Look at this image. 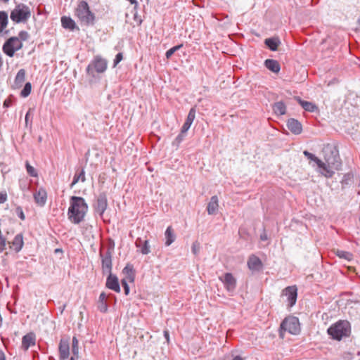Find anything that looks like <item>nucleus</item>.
I'll return each mask as SVG.
<instances>
[{"label":"nucleus","instance_id":"1","mask_svg":"<svg viewBox=\"0 0 360 360\" xmlns=\"http://www.w3.org/2000/svg\"><path fill=\"white\" fill-rule=\"evenodd\" d=\"M70 207L68 211V219L75 224L82 222L88 212V205L84 198L72 196L70 199Z\"/></svg>","mask_w":360,"mask_h":360},{"label":"nucleus","instance_id":"2","mask_svg":"<svg viewBox=\"0 0 360 360\" xmlns=\"http://www.w3.org/2000/svg\"><path fill=\"white\" fill-rule=\"evenodd\" d=\"M108 68V61L101 56H96L86 68V72L89 78V82H96L100 80V74L104 73Z\"/></svg>","mask_w":360,"mask_h":360},{"label":"nucleus","instance_id":"3","mask_svg":"<svg viewBox=\"0 0 360 360\" xmlns=\"http://www.w3.org/2000/svg\"><path fill=\"white\" fill-rule=\"evenodd\" d=\"M331 156H325L326 163L321 161L320 165H317L319 172L326 178H330L334 174L333 169L338 170L341 167L338 151L335 149H330Z\"/></svg>","mask_w":360,"mask_h":360},{"label":"nucleus","instance_id":"4","mask_svg":"<svg viewBox=\"0 0 360 360\" xmlns=\"http://www.w3.org/2000/svg\"><path fill=\"white\" fill-rule=\"evenodd\" d=\"M328 334L335 340H341L351 334V325L348 321L340 320L327 330Z\"/></svg>","mask_w":360,"mask_h":360},{"label":"nucleus","instance_id":"5","mask_svg":"<svg viewBox=\"0 0 360 360\" xmlns=\"http://www.w3.org/2000/svg\"><path fill=\"white\" fill-rule=\"evenodd\" d=\"M75 15L81 23L85 25H93L95 22V14L91 11L86 1H81L75 8Z\"/></svg>","mask_w":360,"mask_h":360},{"label":"nucleus","instance_id":"6","mask_svg":"<svg viewBox=\"0 0 360 360\" xmlns=\"http://www.w3.org/2000/svg\"><path fill=\"white\" fill-rule=\"evenodd\" d=\"M279 336L284 337L285 332L292 335H297L300 331V326L298 318L295 316H288L283 320L279 328Z\"/></svg>","mask_w":360,"mask_h":360},{"label":"nucleus","instance_id":"7","mask_svg":"<svg viewBox=\"0 0 360 360\" xmlns=\"http://www.w3.org/2000/svg\"><path fill=\"white\" fill-rule=\"evenodd\" d=\"M31 16L30 8L24 4H18L11 11L10 18L16 23L25 22Z\"/></svg>","mask_w":360,"mask_h":360},{"label":"nucleus","instance_id":"8","mask_svg":"<svg viewBox=\"0 0 360 360\" xmlns=\"http://www.w3.org/2000/svg\"><path fill=\"white\" fill-rule=\"evenodd\" d=\"M22 47V43L17 37L8 39L3 46V51L6 55L13 57L15 51Z\"/></svg>","mask_w":360,"mask_h":360},{"label":"nucleus","instance_id":"9","mask_svg":"<svg viewBox=\"0 0 360 360\" xmlns=\"http://www.w3.org/2000/svg\"><path fill=\"white\" fill-rule=\"evenodd\" d=\"M114 251V244L112 246L108 247L107 250L104 252H100V256L101 257V263H102V270L103 273H111L112 271V256Z\"/></svg>","mask_w":360,"mask_h":360},{"label":"nucleus","instance_id":"10","mask_svg":"<svg viewBox=\"0 0 360 360\" xmlns=\"http://www.w3.org/2000/svg\"><path fill=\"white\" fill-rule=\"evenodd\" d=\"M107 195L105 192H102L98 195L96 201L94 205V208L96 212H97L101 217H103L105 211L107 210Z\"/></svg>","mask_w":360,"mask_h":360},{"label":"nucleus","instance_id":"11","mask_svg":"<svg viewBox=\"0 0 360 360\" xmlns=\"http://www.w3.org/2000/svg\"><path fill=\"white\" fill-rule=\"evenodd\" d=\"M282 295L287 297L288 307H293L297 301V288L296 285H290L286 287L282 291Z\"/></svg>","mask_w":360,"mask_h":360},{"label":"nucleus","instance_id":"12","mask_svg":"<svg viewBox=\"0 0 360 360\" xmlns=\"http://www.w3.org/2000/svg\"><path fill=\"white\" fill-rule=\"evenodd\" d=\"M223 282L225 288L229 292H233L236 288V279L234 278L231 273H226L224 275V278H220Z\"/></svg>","mask_w":360,"mask_h":360},{"label":"nucleus","instance_id":"13","mask_svg":"<svg viewBox=\"0 0 360 360\" xmlns=\"http://www.w3.org/2000/svg\"><path fill=\"white\" fill-rule=\"evenodd\" d=\"M105 286L108 289L112 290L116 292H120L121 290L118 278L116 275L112 274V272L108 273Z\"/></svg>","mask_w":360,"mask_h":360},{"label":"nucleus","instance_id":"14","mask_svg":"<svg viewBox=\"0 0 360 360\" xmlns=\"http://www.w3.org/2000/svg\"><path fill=\"white\" fill-rule=\"evenodd\" d=\"M36 344V336L33 333H29L25 335L22 338V348L27 351L30 347Z\"/></svg>","mask_w":360,"mask_h":360},{"label":"nucleus","instance_id":"15","mask_svg":"<svg viewBox=\"0 0 360 360\" xmlns=\"http://www.w3.org/2000/svg\"><path fill=\"white\" fill-rule=\"evenodd\" d=\"M288 129L294 134L298 135L302 131V124L294 118H290L287 122Z\"/></svg>","mask_w":360,"mask_h":360},{"label":"nucleus","instance_id":"16","mask_svg":"<svg viewBox=\"0 0 360 360\" xmlns=\"http://www.w3.org/2000/svg\"><path fill=\"white\" fill-rule=\"evenodd\" d=\"M248 266L252 271H259L262 267V262L258 257L252 255L248 260Z\"/></svg>","mask_w":360,"mask_h":360},{"label":"nucleus","instance_id":"17","mask_svg":"<svg viewBox=\"0 0 360 360\" xmlns=\"http://www.w3.org/2000/svg\"><path fill=\"white\" fill-rule=\"evenodd\" d=\"M195 117V108H191L188 112L186 120L184 123L181 129L182 132H187L190 129L192 123L193 122Z\"/></svg>","mask_w":360,"mask_h":360},{"label":"nucleus","instance_id":"18","mask_svg":"<svg viewBox=\"0 0 360 360\" xmlns=\"http://www.w3.org/2000/svg\"><path fill=\"white\" fill-rule=\"evenodd\" d=\"M135 245L140 250L143 255H148L150 252V245L148 240H143L138 238L136 240Z\"/></svg>","mask_w":360,"mask_h":360},{"label":"nucleus","instance_id":"19","mask_svg":"<svg viewBox=\"0 0 360 360\" xmlns=\"http://www.w3.org/2000/svg\"><path fill=\"white\" fill-rule=\"evenodd\" d=\"M264 66L274 73H278L281 70V65L276 60L266 59L264 60Z\"/></svg>","mask_w":360,"mask_h":360},{"label":"nucleus","instance_id":"20","mask_svg":"<svg viewBox=\"0 0 360 360\" xmlns=\"http://www.w3.org/2000/svg\"><path fill=\"white\" fill-rule=\"evenodd\" d=\"M34 198L35 202L41 206L45 205L47 199V194L44 188H39L34 194Z\"/></svg>","mask_w":360,"mask_h":360},{"label":"nucleus","instance_id":"21","mask_svg":"<svg viewBox=\"0 0 360 360\" xmlns=\"http://www.w3.org/2000/svg\"><path fill=\"white\" fill-rule=\"evenodd\" d=\"M122 274L126 276V279L129 282L133 283L135 280V270L134 266L131 264H127L125 267L122 269Z\"/></svg>","mask_w":360,"mask_h":360},{"label":"nucleus","instance_id":"22","mask_svg":"<svg viewBox=\"0 0 360 360\" xmlns=\"http://www.w3.org/2000/svg\"><path fill=\"white\" fill-rule=\"evenodd\" d=\"M61 25L63 28L68 29L70 30H74L75 29L79 30L77 27L75 22L70 18L68 16L61 17Z\"/></svg>","mask_w":360,"mask_h":360},{"label":"nucleus","instance_id":"23","mask_svg":"<svg viewBox=\"0 0 360 360\" xmlns=\"http://www.w3.org/2000/svg\"><path fill=\"white\" fill-rule=\"evenodd\" d=\"M295 98L306 111L313 112L317 110V106L314 103L303 101L298 96H296Z\"/></svg>","mask_w":360,"mask_h":360},{"label":"nucleus","instance_id":"24","mask_svg":"<svg viewBox=\"0 0 360 360\" xmlns=\"http://www.w3.org/2000/svg\"><path fill=\"white\" fill-rule=\"evenodd\" d=\"M218 198L217 195H213L210 198V201L209 202L207 211L209 214H215L218 210Z\"/></svg>","mask_w":360,"mask_h":360},{"label":"nucleus","instance_id":"25","mask_svg":"<svg viewBox=\"0 0 360 360\" xmlns=\"http://www.w3.org/2000/svg\"><path fill=\"white\" fill-rule=\"evenodd\" d=\"M272 110L276 115L281 116L286 113V105L283 101H278L272 105Z\"/></svg>","mask_w":360,"mask_h":360},{"label":"nucleus","instance_id":"26","mask_svg":"<svg viewBox=\"0 0 360 360\" xmlns=\"http://www.w3.org/2000/svg\"><path fill=\"white\" fill-rule=\"evenodd\" d=\"M59 354L60 360H65L68 358L70 354V347L68 342H63L60 341L59 345Z\"/></svg>","mask_w":360,"mask_h":360},{"label":"nucleus","instance_id":"27","mask_svg":"<svg viewBox=\"0 0 360 360\" xmlns=\"http://www.w3.org/2000/svg\"><path fill=\"white\" fill-rule=\"evenodd\" d=\"M107 295L104 292H102L98 297V309L102 312L105 313L108 309V306L106 302Z\"/></svg>","mask_w":360,"mask_h":360},{"label":"nucleus","instance_id":"28","mask_svg":"<svg viewBox=\"0 0 360 360\" xmlns=\"http://www.w3.org/2000/svg\"><path fill=\"white\" fill-rule=\"evenodd\" d=\"M23 245H24V242H23L22 234V233L17 234L14 237V238L12 241V245L13 247L14 250L16 252H20L22 250Z\"/></svg>","mask_w":360,"mask_h":360},{"label":"nucleus","instance_id":"29","mask_svg":"<svg viewBox=\"0 0 360 360\" xmlns=\"http://www.w3.org/2000/svg\"><path fill=\"white\" fill-rule=\"evenodd\" d=\"M265 45L272 51L277 50L281 41L278 37H270L264 40Z\"/></svg>","mask_w":360,"mask_h":360},{"label":"nucleus","instance_id":"30","mask_svg":"<svg viewBox=\"0 0 360 360\" xmlns=\"http://www.w3.org/2000/svg\"><path fill=\"white\" fill-rule=\"evenodd\" d=\"M165 245L169 246L176 239V236L171 226H168L165 233Z\"/></svg>","mask_w":360,"mask_h":360},{"label":"nucleus","instance_id":"31","mask_svg":"<svg viewBox=\"0 0 360 360\" xmlns=\"http://www.w3.org/2000/svg\"><path fill=\"white\" fill-rule=\"evenodd\" d=\"M25 75H26V72L24 69L19 70V71L18 72V73L15 76V81H14V83H15V85L16 86V87H19V86H22V83L25 82Z\"/></svg>","mask_w":360,"mask_h":360},{"label":"nucleus","instance_id":"32","mask_svg":"<svg viewBox=\"0 0 360 360\" xmlns=\"http://www.w3.org/2000/svg\"><path fill=\"white\" fill-rule=\"evenodd\" d=\"M79 181L84 182L86 181L84 169L82 168L79 173H76L74 176L73 181L70 184V188H72Z\"/></svg>","mask_w":360,"mask_h":360},{"label":"nucleus","instance_id":"33","mask_svg":"<svg viewBox=\"0 0 360 360\" xmlns=\"http://www.w3.org/2000/svg\"><path fill=\"white\" fill-rule=\"evenodd\" d=\"M8 24V14L6 11H0V32H2Z\"/></svg>","mask_w":360,"mask_h":360},{"label":"nucleus","instance_id":"34","mask_svg":"<svg viewBox=\"0 0 360 360\" xmlns=\"http://www.w3.org/2000/svg\"><path fill=\"white\" fill-rule=\"evenodd\" d=\"M336 255L340 258L345 259L347 261H350L353 258V255L351 252L344 250H338L336 252Z\"/></svg>","mask_w":360,"mask_h":360},{"label":"nucleus","instance_id":"35","mask_svg":"<svg viewBox=\"0 0 360 360\" xmlns=\"http://www.w3.org/2000/svg\"><path fill=\"white\" fill-rule=\"evenodd\" d=\"M31 90H32V84L30 82H27L23 89H22L21 92H20V96L23 98H26L27 97L30 93H31Z\"/></svg>","mask_w":360,"mask_h":360},{"label":"nucleus","instance_id":"36","mask_svg":"<svg viewBox=\"0 0 360 360\" xmlns=\"http://www.w3.org/2000/svg\"><path fill=\"white\" fill-rule=\"evenodd\" d=\"M303 154L307 159L314 161L316 163V165H320L321 163V160L320 159H319L315 155L309 153V151L304 150Z\"/></svg>","mask_w":360,"mask_h":360},{"label":"nucleus","instance_id":"37","mask_svg":"<svg viewBox=\"0 0 360 360\" xmlns=\"http://www.w3.org/2000/svg\"><path fill=\"white\" fill-rule=\"evenodd\" d=\"M186 132H182V129H181V132L177 135V136L173 141L172 145L178 147L179 146V144L184 139V138L186 136Z\"/></svg>","mask_w":360,"mask_h":360},{"label":"nucleus","instance_id":"38","mask_svg":"<svg viewBox=\"0 0 360 360\" xmlns=\"http://www.w3.org/2000/svg\"><path fill=\"white\" fill-rule=\"evenodd\" d=\"M72 352L74 356H76L77 358L78 357V354H79L78 340L76 337L72 338Z\"/></svg>","mask_w":360,"mask_h":360},{"label":"nucleus","instance_id":"39","mask_svg":"<svg viewBox=\"0 0 360 360\" xmlns=\"http://www.w3.org/2000/svg\"><path fill=\"white\" fill-rule=\"evenodd\" d=\"M183 46V44H179L177 46H174L167 51L165 53V56L167 59L170 58L171 56L178 50H179Z\"/></svg>","mask_w":360,"mask_h":360},{"label":"nucleus","instance_id":"40","mask_svg":"<svg viewBox=\"0 0 360 360\" xmlns=\"http://www.w3.org/2000/svg\"><path fill=\"white\" fill-rule=\"evenodd\" d=\"M25 167H26L27 172L28 173L29 175H30L31 176H33V177L37 176L38 174H37V171L32 166H31L29 164V162L27 161L25 163Z\"/></svg>","mask_w":360,"mask_h":360},{"label":"nucleus","instance_id":"41","mask_svg":"<svg viewBox=\"0 0 360 360\" xmlns=\"http://www.w3.org/2000/svg\"><path fill=\"white\" fill-rule=\"evenodd\" d=\"M128 280L126 279V278H123L121 280V283H122V285L124 288V294L126 295H128L129 293V291H130V289H129V286L128 285Z\"/></svg>","mask_w":360,"mask_h":360},{"label":"nucleus","instance_id":"42","mask_svg":"<svg viewBox=\"0 0 360 360\" xmlns=\"http://www.w3.org/2000/svg\"><path fill=\"white\" fill-rule=\"evenodd\" d=\"M200 244L197 241L194 242L191 247V251H192L193 254L195 255H198L200 252Z\"/></svg>","mask_w":360,"mask_h":360},{"label":"nucleus","instance_id":"43","mask_svg":"<svg viewBox=\"0 0 360 360\" xmlns=\"http://www.w3.org/2000/svg\"><path fill=\"white\" fill-rule=\"evenodd\" d=\"M15 212H16V214L18 215V217L21 220H25V214H24L23 210L21 207H20V206L17 207L15 209Z\"/></svg>","mask_w":360,"mask_h":360},{"label":"nucleus","instance_id":"44","mask_svg":"<svg viewBox=\"0 0 360 360\" xmlns=\"http://www.w3.org/2000/svg\"><path fill=\"white\" fill-rule=\"evenodd\" d=\"M29 37L27 32L22 30L18 34V38L21 41H26Z\"/></svg>","mask_w":360,"mask_h":360},{"label":"nucleus","instance_id":"45","mask_svg":"<svg viewBox=\"0 0 360 360\" xmlns=\"http://www.w3.org/2000/svg\"><path fill=\"white\" fill-rule=\"evenodd\" d=\"M122 58H123L122 53H118L115 56V58L114 61H113L114 67H115L122 60Z\"/></svg>","mask_w":360,"mask_h":360},{"label":"nucleus","instance_id":"46","mask_svg":"<svg viewBox=\"0 0 360 360\" xmlns=\"http://www.w3.org/2000/svg\"><path fill=\"white\" fill-rule=\"evenodd\" d=\"M7 193L6 191L0 193V204L4 203L7 200Z\"/></svg>","mask_w":360,"mask_h":360},{"label":"nucleus","instance_id":"47","mask_svg":"<svg viewBox=\"0 0 360 360\" xmlns=\"http://www.w3.org/2000/svg\"><path fill=\"white\" fill-rule=\"evenodd\" d=\"M134 19L139 25H140L142 23V19L140 16H139L136 12L134 14Z\"/></svg>","mask_w":360,"mask_h":360},{"label":"nucleus","instance_id":"48","mask_svg":"<svg viewBox=\"0 0 360 360\" xmlns=\"http://www.w3.org/2000/svg\"><path fill=\"white\" fill-rule=\"evenodd\" d=\"M260 239H261V240H263V241H265L268 239L267 234L264 230L263 233H261V235H260Z\"/></svg>","mask_w":360,"mask_h":360},{"label":"nucleus","instance_id":"49","mask_svg":"<svg viewBox=\"0 0 360 360\" xmlns=\"http://www.w3.org/2000/svg\"><path fill=\"white\" fill-rule=\"evenodd\" d=\"M164 337L166 339L167 342L169 341V333L168 330H164Z\"/></svg>","mask_w":360,"mask_h":360},{"label":"nucleus","instance_id":"50","mask_svg":"<svg viewBox=\"0 0 360 360\" xmlns=\"http://www.w3.org/2000/svg\"><path fill=\"white\" fill-rule=\"evenodd\" d=\"M0 360H6L5 354L1 349H0Z\"/></svg>","mask_w":360,"mask_h":360},{"label":"nucleus","instance_id":"51","mask_svg":"<svg viewBox=\"0 0 360 360\" xmlns=\"http://www.w3.org/2000/svg\"><path fill=\"white\" fill-rule=\"evenodd\" d=\"M233 360H244L240 356H236L233 358Z\"/></svg>","mask_w":360,"mask_h":360},{"label":"nucleus","instance_id":"52","mask_svg":"<svg viewBox=\"0 0 360 360\" xmlns=\"http://www.w3.org/2000/svg\"><path fill=\"white\" fill-rule=\"evenodd\" d=\"M29 112H27V114L25 115V121L27 122V120H29Z\"/></svg>","mask_w":360,"mask_h":360},{"label":"nucleus","instance_id":"53","mask_svg":"<svg viewBox=\"0 0 360 360\" xmlns=\"http://www.w3.org/2000/svg\"><path fill=\"white\" fill-rule=\"evenodd\" d=\"M2 325V317H1V315L0 314V327Z\"/></svg>","mask_w":360,"mask_h":360},{"label":"nucleus","instance_id":"54","mask_svg":"<svg viewBox=\"0 0 360 360\" xmlns=\"http://www.w3.org/2000/svg\"><path fill=\"white\" fill-rule=\"evenodd\" d=\"M4 106H8V103L6 101H4Z\"/></svg>","mask_w":360,"mask_h":360},{"label":"nucleus","instance_id":"55","mask_svg":"<svg viewBox=\"0 0 360 360\" xmlns=\"http://www.w3.org/2000/svg\"><path fill=\"white\" fill-rule=\"evenodd\" d=\"M69 360H75V359L73 356H71Z\"/></svg>","mask_w":360,"mask_h":360},{"label":"nucleus","instance_id":"56","mask_svg":"<svg viewBox=\"0 0 360 360\" xmlns=\"http://www.w3.org/2000/svg\"><path fill=\"white\" fill-rule=\"evenodd\" d=\"M349 174H347V175H345L344 178L346 179L347 176H349Z\"/></svg>","mask_w":360,"mask_h":360},{"label":"nucleus","instance_id":"57","mask_svg":"<svg viewBox=\"0 0 360 360\" xmlns=\"http://www.w3.org/2000/svg\"><path fill=\"white\" fill-rule=\"evenodd\" d=\"M60 250H59V249H56V252H59V251H60Z\"/></svg>","mask_w":360,"mask_h":360},{"label":"nucleus","instance_id":"58","mask_svg":"<svg viewBox=\"0 0 360 360\" xmlns=\"http://www.w3.org/2000/svg\"><path fill=\"white\" fill-rule=\"evenodd\" d=\"M60 250H59V249H56V252H59V251H60Z\"/></svg>","mask_w":360,"mask_h":360}]
</instances>
